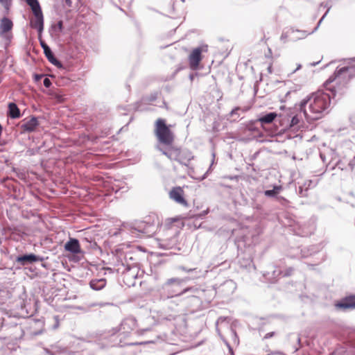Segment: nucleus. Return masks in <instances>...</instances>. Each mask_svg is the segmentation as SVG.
Instances as JSON below:
<instances>
[{
  "label": "nucleus",
  "mask_w": 355,
  "mask_h": 355,
  "mask_svg": "<svg viewBox=\"0 0 355 355\" xmlns=\"http://www.w3.org/2000/svg\"><path fill=\"white\" fill-rule=\"evenodd\" d=\"M207 45H203L197 47L192 51L189 57V64L191 69H196L198 67L202 59L201 53L202 52L207 51Z\"/></svg>",
  "instance_id": "obj_7"
},
{
  "label": "nucleus",
  "mask_w": 355,
  "mask_h": 355,
  "mask_svg": "<svg viewBox=\"0 0 355 355\" xmlns=\"http://www.w3.org/2000/svg\"><path fill=\"white\" fill-rule=\"evenodd\" d=\"M65 250L73 254H77L80 252L79 241L76 239H70L64 245Z\"/></svg>",
  "instance_id": "obj_13"
},
{
  "label": "nucleus",
  "mask_w": 355,
  "mask_h": 355,
  "mask_svg": "<svg viewBox=\"0 0 355 355\" xmlns=\"http://www.w3.org/2000/svg\"><path fill=\"white\" fill-rule=\"evenodd\" d=\"M355 76V66L344 67L336 70L334 76L324 83L326 90H318L300 102V110L303 112L306 119L311 122L322 118L329 111L331 98L338 94H343L340 85L345 84Z\"/></svg>",
  "instance_id": "obj_1"
},
{
  "label": "nucleus",
  "mask_w": 355,
  "mask_h": 355,
  "mask_svg": "<svg viewBox=\"0 0 355 355\" xmlns=\"http://www.w3.org/2000/svg\"><path fill=\"white\" fill-rule=\"evenodd\" d=\"M299 193L301 195V196H306V194L304 193V192H303V187L302 186H300L299 187Z\"/></svg>",
  "instance_id": "obj_37"
},
{
  "label": "nucleus",
  "mask_w": 355,
  "mask_h": 355,
  "mask_svg": "<svg viewBox=\"0 0 355 355\" xmlns=\"http://www.w3.org/2000/svg\"><path fill=\"white\" fill-rule=\"evenodd\" d=\"M43 260V257L36 256L33 254H24L22 256L17 257L16 259V261L22 266L37 261H42Z\"/></svg>",
  "instance_id": "obj_9"
},
{
  "label": "nucleus",
  "mask_w": 355,
  "mask_h": 355,
  "mask_svg": "<svg viewBox=\"0 0 355 355\" xmlns=\"http://www.w3.org/2000/svg\"><path fill=\"white\" fill-rule=\"evenodd\" d=\"M43 84L46 87L49 88L51 85V81L49 78H45L43 80Z\"/></svg>",
  "instance_id": "obj_32"
},
{
  "label": "nucleus",
  "mask_w": 355,
  "mask_h": 355,
  "mask_svg": "<svg viewBox=\"0 0 355 355\" xmlns=\"http://www.w3.org/2000/svg\"><path fill=\"white\" fill-rule=\"evenodd\" d=\"M155 135L159 141L166 146H171L174 140V135L169 128L166 125L165 121L159 119L156 122Z\"/></svg>",
  "instance_id": "obj_5"
},
{
  "label": "nucleus",
  "mask_w": 355,
  "mask_h": 355,
  "mask_svg": "<svg viewBox=\"0 0 355 355\" xmlns=\"http://www.w3.org/2000/svg\"><path fill=\"white\" fill-rule=\"evenodd\" d=\"M276 199L283 205H285L288 202L287 200L282 196H277Z\"/></svg>",
  "instance_id": "obj_29"
},
{
  "label": "nucleus",
  "mask_w": 355,
  "mask_h": 355,
  "mask_svg": "<svg viewBox=\"0 0 355 355\" xmlns=\"http://www.w3.org/2000/svg\"><path fill=\"white\" fill-rule=\"evenodd\" d=\"M35 19L31 20V26L37 31L39 34H41L44 29V17L42 9L33 11Z\"/></svg>",
  "instance_id": "obj_8"
},
{
  "label": "nucleus",
  "mask_w": 355,
  "mask_h": 355,
  "mask_svg": "<svg viewBox=\"0 0 355 355\" xmlns=\"http://www.w3.org/2000/svg\"><path fill=\"white\" fill-rule=\"evenodd\" d=\"M336 306L343 309H354L355 308V296L347 298L343 302H338Z\"/></svg>",
  "instance_id": "obj_17"
},
{
  "label": "nucleus",
  "mask_w": 355,
  "mask_h": 355,
  "mask_svg": "<svg viewBox=\"0 0 355 355\" xmlns=\"http://www.w3.org/2000/svg\"><path fill=\"white\" fill-rule=\"evenodd\" d=\"M354 60H355V58Z\"/></svg>",
  "instance_id": "obj_46"
},
{
  "label": "nucleus",
  "mask_w": 355,
  "mask_h": 355,
  "mask_svg": "<svg viewBox=\"0 0 355 355\" xmlns=\"http://www.w3.org/2000/svg\"><path fill=\"white\" fill-rule=\"evenodd\" d=\"M329 8L327 9L326 12L324 14V15L322 17V18L319 20L318 25L314 28V30L311 32L313 33L315 32L320 25L322 21L324 19V17L327 16V12L329 10ZM311 33H307L306 31H301V30H295L293 28H289L285 31H284L280 37V40L283 43H286L288 42H296L300 40H302L306 38Z\"/></svg>",
  "instance_id": "obj_4"
},
{
  "label": "nucleus",
  "mask_w": 355,
  "mask_h": 355,
  "mask_svg": "<svg viewBox=\"0 0 355 355\" xmlns=\"http://www.w3.org/2000/svg\"><path fill=\"white\" fill-rule=\"evenodd\" d=\"M188 280L187 278H171L168 279L162 286V289L167 294V297H173L185 293L191 288L182 289V284Z\"/></svg>",
  "instance_id": "obj_3"
},
{
  "label": "nucleus",
  "mask_w": 355,
  "mask_h": 355,
  "mask_svg": "<svg viewBox=\"0 0 355 355\" xmlns=\"http://www.w3.org/2000/svg\"><path fill=\"white\" fill-rule=\"evenodd\" d=\"M275 335V332H270L265 335L264 338L268 339L272 338Z\"/></svg>",
  "instance_id": "obj_35"
},
{
  "label": "nucleus",
  "mask_w": 355,
  "mask_h": 355,
  "mask_svg": "<svg viewBox=\"0 0 355 355\" xmlns=\"http://www.w3.org/2000/svg\"><path fill=\"white\" fill-rule=\"evenodd\" d=\"M311 184H312V181H311V180H309V185H308V187H309Z\"/></svg>",
  "instance_id": "obj_42"
},
{
  "label": "nucleus",
  "mask_w": 355,
  "mask_h": 355,
  "mask_svg": "<svg viewBox=\"0 0 355 355\" xmlns=\"http://www.w3.org/2000/svg\"><path fill=\"white\" fill-rule=\"evenodd\" d=\"M231 334L233 338L234 343V344H239V338L237 336V334L233 329H231Z\"/></svg>",
  "instance_id": "obj_28"
},
{
  "label": "nucleus",
  "mask_w": 355,
  "mask_h": 355,
  "mask_svg": "<svg viewBox=\"0 0 355 355\" xmlns=\"http://www.w3.org/2000/svg\"><path fill=\"white\" fill-rule=\"evenodd\" d=\"M290 127L294 128H299L300 127V118L298 115H295L292 118Z\"/></svg>",
  "instance_id": "obj_26"
},
{
  "label": "nucleus",
  "mask_w": 355,
  "mask_h": 355,
  "mask_svg": "<svg viewBox=\"0 0 355 355\" xmlns=\"http://www.w3.org/2000/svg\"><path fill=\"white\" fill-rule=\"evenodd\" d=\"M52 351H48L49 355H78L75 352H69L66 348L58 345L52 346Z\"/></svg>",
  "instance_id": "obj_15"
},
{
  "label": "nucleus",
  "mask_w": 355,
  "mask_h": 355,
  "mask_svg": "<svg viewBox=\"0 0 355 355\" xmlns=\"http://www.w3.org/2000/svg\"><path fill=\"white\" fill-rule=\"evenodd\" d=\"M222 291H227L229 293H232L236 288V284L234 281L230 279L225 281L221 286Z\"/></svg>",
  "instance_id": "obj_22"
},
{
  "label": "nucleus",
  "mask_w": 355,
  "mask_h": 355,
  "mask_svg": "<svg viewBox=\"0 0 355 355\" xmlns=\"http://www.w3.org/2000/svg\"><path fill=\"white\" fill-rule=\"evenodd\" d=\"M207 175V173L204 174L203 178H205V176Z\"/></svg>",
  "instance_id": "obj_43"
},
{
  "label": "nucleus",
  "mask_w": 355,
  "mask_h": 355,
  "mask_svg": "<svg viewBox=\"0 0 355 355\" xmlns=\"http://www.w3.org/2000/svg\"><path fill=\"white\" fill-rule=\"evenodd\" d=\"M119 230L126 232L135 236H139L141 234L150 236L155 233V227L153 224L145 221H135L134 223H123Z\"/></svg>",
  "instance_id": "obj_2"
},
{
  "label": "nucleus",
  "mask_w": 355,
  "mask_h": 355,
  "mask_svg": "<svg viewBox=\"0 0 355 355\" xmlns=\"http://www.w3.org/2000/svg\"><path fill=\"white\" fill-rule=\"evenodd\" d=\"M137 326V321L135 318L132 317H128L123 320L119 328V329H113L114 332L112 334L120 331L124 336H128L132 331H133Z\"/></svg>",
  "instance_id": "obj_6"
},
{
  "label": "nucleus",
  "mask_w": 355,
  "mask_h": 355,
  "mask_svg": "<svg viewBox=\"0 0 355 355\" xmlns=\"http://www.w3.org/2000/svg\"><path fill=\"white\" fill-rule=\"evenodd\" d=\"M57 28L58 29L59 31H62V21H59L58 22Z\"/></svg>",
  "instance_id": "obj_36"
},
{
  "label": "nucleus",
  "mask_w": 355,
  "mask_h": 355,
  "mask_svg": "<svg viewBox=\"0 0 355 355\" xmlns=\"http://www.w3.org/2000/svg\"><path fill=\"white\" fill-rule=\"evenodd\" d=\"M301 68H302V65L300 64H298L297 68L292 72V73H294L295 72H296L297 70L300 69Z\"/></svg>",
  "instance_id": "obj_39"
},
{
  "label": "nucleus",
  "mask_w": 355,
  "mask_h": 355,
  "mask_svg": "<svg viewBox=\"0 0 355 355\" xmlns=\"http://www.w3.org/2000/svg\"><path fill=\"white\" fill-rule=\"evenodd\" d=\"M193 157L192 153L189 150H180L178 162L181 164L188 166Z\"/></svg>",
  "instance_id": "obj_14"
},
{
  "label": "nucleus",
  "mask_w": 355,
  "mask_h": 355,
  "mask_svg": "<svg viewBox=\"0 0 355 355\" xmlns=\"http://www.w3.org/2000/svg\"><path fill=\"white\" fill-rule=\"evenodd\" d=\"M38 125L37 119L35 116L32 117L21 125V128L27 132H33Z\"/></svg>",
  "instance_id": "obj_16"
},
{
  "label": "nucleus",
  "mask_w": 355,
  "mask_h": 355,
  "mask_svg": "<svg viewBox=\"0 0 355 355\" xmlns=\"http://www.w3.org/2000/svg\"><path fill=\"white\" fill-rule=\"evenodd\" d=\"M281 186H275L271 190H266L264 194L267 197H275L277 198V194L282 190Z\"/></svg>",
  "instance_id": "obj_23"
},
{
  "label": "nucleus",
  "mask_w": 355,
  "mask_h": 355,
  "mask_svg": "<svg viewBox=\"0 0 355 355\" xmlns=\"http://www.w3.org/2000/svg\"><path fill=\"white\" fill-rule=\"evenodd\" d=\"M106 281L105 279H92L89 285L91 288L95 291H99L105 286Z\"/></svg>",
  "instance_id": "obj_21"
},
{
  "label": "nucleus",
  "mask_w": 355,
  "mask_h": 355,
  "mask_svg": "<svg viewBox=\"0 0 355 355\" xmlns=\"http://www.w3.org/2000/svg\"><path fill=\"white\" fill-rule=\"evenodd\" d=\"M44 53L45 54V56L48 59V60L53 64V65L56 67H62V64L60 61H58L55 57L54 55L50 49V47H46L44 48Z\"/></svg>",
  "instance_id": "obj_19"
},
{
  "label": "nucleus",
  "mask_w": 355,
  "mask_h": 355,
  "mask_svg": "<svg viewBox=\"0 0 355 355\" xmlns=\"http://www.w3.org/2000/svg\"><path fill=\"white\" fill-rule=\"evenodd\" d=\"M102 306L103 304L102 303H91L87 305V307L92 308V307H94V306Z\"/></svg>",
  "instance_id": "obj_33"
},
{
  "label": "nucleus",
  "mask_w": 355,
  "mask_h": 355,
  "mask_svg": "<svg viewBox=\"0 0 355 355\" xmlns=\"http://www.w3.org/2000/svg\"><path fill=\"white\" fill-rule=\"evenodd\" d=\"M28 5L31 8L32 11L41 9L37 0H25Z\"/></svg>",
  "instance_id": "obj_25"
},
{
  "label": "nucleus",
  "mask_w": 355,
  "mask_h": 355,
  "mask_svg": "<svg viewBox=\"0 0 355 355\" xmlns=\"http://www.w3.org/2000/svg\"><path fill=\"white\" fill-rule=\"evenodd\" d=\"M241 109L239 107H235L234 109H233L231 112H230V116H234V115H238L239 116V112L241 110Z\"/></svg>",
  "instance_id": "obj_31"
},
{
  "label": "nucleus",
  "mask_w": 355,
  "mask_h": 355,
  "mask_svg": "<svg viewBox=\"0 0 355 355\" xmlns=\"http://www.w3.org/2000/svg\"><path fill=\"white\" fill-rule=\"evenodd\" d=\"M169 147L164 150L162 148L157 146V149L160 150L163 155H166L171 160H175L178 162L180 149L175 148L173 146H168Z\"/></svg>",
  "instance_id": "obj_11"
},
{
  "label": "nucleus",
  "mask_w": 355,
  "mask_h": 355,
  "mask_svg": "<svg viewBox=\"0 0 355 355\" xmlns=\"http://www.w3.org/2000/svg\"><path fill=\"white\" fill-rule=\"evenodd\" d=\"M35 77L36 80H38L41 78L42 76L41 75H35Z\"/></svg>",
  "instance_id": "obj_40"
},
{
  "label": "nucleus",
  "mask_w": 355,
  "mask_h": 355,
  "mask_svg": "<svg viewBox=\"0 0 355 355\" xmlns=\"http://www.w3.org/2000/svg\"><path fill=\"white\" fill-rule=\"evenodd\" d=\"M8 115L12 119H17L20 117L21 114L19 109L15 103H10L8 104Z\"/></svg>",
  "instance_id": "obj_20"
},
{
  "label": "nucleus",
  "mask_w": 355,
  "mask_h": 355,
  "mask_svg": "<svg viewBox=\"0 0 355 355\" xmlns=\"http://www.w3.org/2000/svg\"><path fill=\"white\" fill-rule=\"evenodd\" d=\"M13 26L12 21L8 17H3L0 22V33L1 34H6L8 40L10 41L11 35H8L7 33L10 31Z\"/></svg>",
  "instance_id": "obj_12"
},
{
  "label": "nucleus",
  "mask_w": 355,
  "mask_h": 355,
  "mask_svg": "<svg viewBox=\"0 0 355 355\" xmlns=\"http://www.w3.org/2000/svg\"><path fill=\"white\" fill-rule=\"evenodd\" d=\"M40 44L42 48L43 49V51H44V48L49 47L44 41H40Z\"/></svg>",
  "instance_id": "obj_38"
},
{
  "label": "nucleus",
  "mask_w": 355,
  "mask_h": 355,
  "mask_svg": "<svg viewBox=\"0 0 355 355\" xmlns=\"http://www.w3.org/2000/svg\"><path fill=\"white\" fill-rule=\"evenodd\" d=\"M207 175V173L204 174L203 178H205V176Z\"/></svg>",
  "instance_id": "obj_45"
},
{
  "label": "nucleus",
  "mask_w": 355,
  "mask_h": 355,
  "mask_svg": "<svg viewBox=\"0 0 355 355\" xmlns=\"http://www.w3.org/2000/svg\"><path fill=\"white\" fill-rule=\"evenodd\" d=\"M277 116V114L275 112H269L259 116L258 121H259L262 125L265 124H269L275 119Z\"/></svg>",
  "instance_id": "obj_18"
},
{
  "label": "nucleus",
  "mask_w": 355,
  "mask_h": 355,
  "mask_svg": "<svg viewBox=\"0 0 355 355\" xmlns=\"http://www.w3.org/2000/svg\"><path fill=\"white\" fill-rule=\"evenodd\" d=\"M207 175V173L204 174L203 178H205V176Z\"/></svg>",
  "instance_id": "obj_44"
},
{
  "label": "nucleus",
  "mask_w": 355,
  "mask_h": 355,
  "mask_svg": "<svg viewBox=\"0 0 355 355\" xmlns=\"http://www.w3.org/2000/svg\"><path fill=\"white\" fill-rule=\"evenodd\" d=\"M170 198L175 200L176 202L187 206V202L183 197V191L180 187L173 189L169 193Z\"/></svg>",
  "instance_id": "obj_10"
},
{
  "label": "nucleus",
  "mask_w": 355,
  "mask_h": 355,
  "mask_svg": "<svg viewBox=\"0 0 355 355\" xmlns=\"http://www.w3.org/2000/svg\"><path fill=\"white\" fill-rule=\"evenodd\" d=\"M292 271V269H289V271H288L286 274H284V276L289 275Z\"/></svg>",
  "instance_id": "obj_41"
},
{
  "label": "nucleus",
  "mask_w": 355,
  "mask_h": 355,
  "mask_svg": "<svg viewBox=\"0 0 355 355\" xmlns=\"http://www.w3.org/2000/svg\"><path fill=\"white\" fill-rule=\"evenodd\" d=\"M8 56L5 52L0 51V70H3L7 64V59Z\"/></svg>",
  "instance_id": "obj_24"
},
{
  "label": "nucleus",
  "mask_w": 355,
  "mask_h": 355,
  "mask_svg": "<svg viewBox=\"0 0 355 355\" xmlns=\"http://www.w3.org/2000/svg\"><path fill=\"white\" fill-rule=\"evenodd\" d=\"M282 273L281 270L279 269L278 270H275L273 272H272V275L275 277H278L279 275H280Z\"/></svg>",
  "instance_id": "obj_34"
},
{
  "label": "nucleus",
  "mask_w": 355,
  "mask_h": 355,
  "mask_svg": "<svg viewBox=\"0 0 355 355\" xmlns=\"http://www.w3.org/2000/svg\"><path fill=\"white\" fill-rule=\"evenodd\" d=\"M0 2L6 8H8L11 4L10 0H0Z\"/></svg>",
  "instance_id": "obj_30"
},
{
  "label": "nucleus",
  "mask_w": 355,
  "mask_h": 355,
  "mask_svg": "<svg viewBox=\"0 0 355 355\" xmlns=\"http://www.w3.org/2000/svg\"><path fill=\"white\" fill-rule=\"evenodd\" d=\"M179 268L184 272H195L196 273V275L194 277L195 278L198 277L200 276L198 273H200V270H198L197 268L187 269L184 266H180Z\"/></svg>",
  "instance_id": "obj_27"
}]
</instances>
